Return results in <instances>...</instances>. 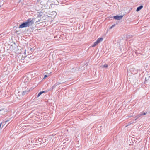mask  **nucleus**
Instances as JSON below:
<instances>
[{
	"label": "nucleus",
	"instance_id": "23",
	"mask_svg": "<svg viewBox=\"0 0 150 150\" xmlns=\"http://www.w3.org/2000/svg\"><path fill=\"white\" fill-rule=\"evenodd\" d=\"M21 1V0H20V1Z\"/></svg>",
	"mask_w": 150,
	"mask_h": 150
},
{
	"label": "nucleus",
	"instance_id": "3",
	"mask_svg": "<svg viewBox=\"0 0 150 150\" xmlns=\"http://www.w3.org/2000/svg\"><path fill=\"white\" fill-rule=\"evenodd\" d=\"M28 27L25 22L22 23L19 27V28H22Z\"/></svg>",
	"mask_w": 150,
	"mask_h": 150
},
{
	"label": "nucleus",
	"instance_id": "13",
	"mask_svg": "<svg viewBox=\"0 0 150 150\" xmlns=\"http://www.w3.org/2000/svg\"><path fill=\"white\" fill-rule=\"evenodd\" d=\"M108 67V65L107 64H105L103 65V68H107Z\"/></svg>",
	"mask_w": 150,
	"mask_h": 150
},
{
	"label": "nucleus",
	"instance_id": "20",
	"mask_svg": "<svg viewBox=\"0 0 150 150\" xmlns=\"http://www.w3.org/2000/svg\"><path fill=\"white\" fill-rule=\"evenodd\" d=\"M8 121H9L8 120H6V121H5V122H6V123L7 122H8Z\"/></svg>",
	"mask_w": 150,
	"mask_h": 150
},
{
	"label": "nucleus",
	"instance_id": "4",
	"mask_svg": "<svg viewBox=\"0 0 150 150\" xmlns=\"http://www.w3.org/2000/svg\"><path fill=\"white\" fill-rule=\"evenodd\" d=\"M30 90L27 88V90L23 91L22 95H25L27 94L29 92Z\"/></svg>",
	"mask_w": 150,
	"mask_h": 150
},
{
	"label": "nucleus",
	"instance_id": "9",
	"mask_svg": "<svg viewBox=\"0 0 150 150\" xmlns=\"http://www.w3.org/2000/svg\"><path fill=\"white\" fill-rule=\"evenodd\" d=\"M141 116L140 115V114H139L137 115L134 117V120H136L137 119L139 118Z\"/></svg>",
	"mask_w": 150,
	"mask_h": 150
},
{
	"label": "nucleus",
	"instance_id": "6",
	"mask_svg": "<svg viewBox=\"0 0 150 150\" xmlns=\"http://www.w3.org/2000/svg\"><path fill=\"white\" fill-rule=\"evenodd\" d=\"M46 91H40L38 94V96L37 98H38L43 93H44L46 92Z\"/></svg>",
	"mask_w": 150,
	"mask_h": 150
},
{
	"label": "nucleus",
	"instance_id": "19",
	"mask_svg": "<svg viewBox=\"0 0 150 150\" xmlns=\"http://www.w3.org/2000/svg\"><path fill=\"white\" fill-rule=\"evenodd\" d=\"M40 21V20H39L38 21H36V23H37V22H38Z\"/></svg>",
	"mask_w": 150,
	"mask_h": 150
},
{
	"label": "nucleus",
	"instance_id": "7",
	"mask_svg": "<svg viewBox=\"0 0 150 150\" xmlns=\"http://www.w3.org/2000/svg\"><path fill=\"white\" fill-rule=\"evenodd\" d=\"M103 40V38L102 37H100L98 38L96 40L98 43H100Z\"/></svg>",
	"mask_w": 150,
	"mask_h": 150
},
{
	"label": "nucleus",
	"instance_id": "14",
	"mask_svg": "<svg viewBox=\"0 0 150 150\" xmlns=\"http://www.w3.org/2000/svg\"><path fill=\"white\" fill-rule=\"evenodd\" d=\"M115 24H114L113 25H112L111 26L110 28V29H111L112 28H113L114 27H115Z\"/></svg>",
	"mask_w": 150,
	"mask_h": 150
},
{
	"label": "nucleus",
	"instance_id": "8",
	"mask_svg": "<svg viewBox=\"0 0 150 150\" xmlns=\"http://www.w3.org/2000/svg\"><path fill=\"white\" fill-rule=\"evenodd\" d=\"M42 14H43L42 12H38L37 17L38 18H39V17H41L42 16Z\"/></svg>",
	"mask_w": 150,
	"mask_h": 150
},
{
	"label": "nucleus",
	"instance_id": "16",
	"mask_svg": "<svg viewBox=\"0 0 150 150\" xmlns=\"http://www.w3.org/2000/svg\"><path fill=\"white\" fill-rule=\"evenodd\" d=\"M48 76L47 75H45L44 76V79H45Z\"/></svg>",
	"mask_w": 150,
	"mask_h": 150
},
{
	"label": "nucleus",
	"instance_id": "17",
	"mask_svg": "<svg viewBox=\"0 0 150 150\" xmlns=\"http://www.w3.org/2000/svg\"><path fill=\"white\" fill-rule=\"evenodd\" d=\"M41 140V139H40V138H39L38 139V141L39 142H40Z\"/></svg>",
	"mask_w": 150,
	"mask_h": 150
},
{
	"label": "nucleus",
	"instance_id": "11",
	"mask_svg": "<svg viewBox=\"0 0 150 150\" xmlns=\"http://www.w3.org/2000/svg\"><path fill=\"white\" fill-rule=\"evenodd\" d=\"M98 43V42L96 40V41L92 45V47H94Z\"/></svg>",
	"mask_w": 150,
	"mask_h": 150
},
{
	"label": "nucleus",
	"instance_id": "15",
	"mask_svg": "<svg viewBox=\"0 0 150 150\" xmlns=\"http://www.w3.org/2000/svg\"><path fill=\"white\" fill-rule=\"evenodd\" d=\"M61 83H60L59 82H57L55 84V85H56V86H57V85H59V84H61Z\"/></svg>",
	"mask_w": 150,
	"mask_h": 150
},
{
	"label": "nucleus",
	"instance_id": "12",
	"mask_svg": "<svg viewBox=\"0 0 150 150\" xmlns=\"http://www.w3.org/2000/svg\"><path fill=\"white\" fill-rule=\"evenodd\" d=\"M56 86L55 85V84L49 90V91H51L54 88L56 87Z\"/></svg>",
	"mask_w": 150,
	"mask_h": 150
},
{
	"label": "nucleus",
	"instance_id": "22",
	"mask_svg": "<svg viewBox=\"0 0 150 150\" xmlns=\"http://www.w3.org/2000/svg\"><path fill=\"white\" fill-rule=\"evenodd\" d=\"M21 1V0H20V1Z\"/></svg>",
	"mask_w": 150,
	"mask_h": 150
},
{
	"label": "nucleus",
	"instance_id": "18",
	"mask_svg": "<svg viewBox=\"0 0 150 150\" xmlns=\"http://www.w3.org/2000/svg\"><path fill=\"white\" fill-rule=\"evenodd\" d=\"M2 124V123H0V128L1 127V126Z\"/></svg>",
	"mask_w": 150,
	"mask_h": 150
},
{
	"label": "nucleus",
	"instance_id": "10",
	"mask_svg": "<svg viewBox=\"0 0 150 150\" xmlns=\"http://www.w3.org/2000/svg\"><path fill=\"white\" fill-rule=\"evenodd\" d=\"M147 112H141L140 113L141 116H142V115H146V114H147Z\"/></svg>",
	"mask_w": 150,
	"mask_h": 150
},
{
	"label": "nucleus",
	"instance_id": "2",
	"mask_svg": "<svg viewBox=\"0 0 150 150\" xmlns=\"http://www.w3.org/2000/svg\"><path fill=\"white\" fill-rule=\"evenodd\" d=\"M123 17L122 15H116L114 16L113 17L114 18L115 20H120Z\"/></svg>",
	"mask_w": 150,
	"mask_h": 150
},
{
	"label": "nucleus",
	"instance_id": "1",
	"mask_svg": "<svg viewBox=\"0 0 150 150\" xmlns=\"http://www.w3.org/2000/svg\"><path fill=\"white\" fill-rule=\"evenodd\" d=\"M34 19L29 18L28 19L25 21L28 27L32 26L34 23V21H33Z\"/></svg>",
	"mask_w": 150,
	"mask_h": 150
},
{
	"label": "nucleus",
	"instance_id": "24",
	"mask_svg": "<svg viewBox=\"0 0 150 150\" xmlns=\"http://www.w3.org/2000/svg\"><path fill=\"white\" fill-rule=\"evenodd\" d=\"M21 1V0H20V1Z\"/></svg>",
	"mask_w": 150,
	"mask_h": 150
},
{
	"label": "nucleus",
	"instance_id": "21",
	"mask_svg": "<svg viewBox=\"0 0 150 150\" xmlns=\"http://www.w3.org/2000/svg\"><path fill=\"white\" fill-rule=\"evenodd\" d=\"M146 78H145V81H146Z\"/></svg>",
	"mask_w": 150,
	"mask_h": 150
},
{
	"label": "nucleus",
	"instance_id": "5",
	"mask_svg": "<svg viewBox=\"0 0 150 150\" xmlns=\"http://www.w3.org/2000/svg\"><path fill=\"white\" fill-rule=\"evenodd\" d=\"M143 8V6L142 5H140L139 6L137 7L136 9V11L138 12Z\"/></svg>",
	"mask_w": 150,
	"mask_h": 150
}]
</instances>
